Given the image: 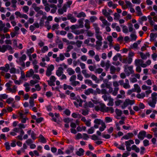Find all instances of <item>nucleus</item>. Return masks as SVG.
I'll use <instances>...</instances> for the list:
<instances>
[{
	"mask_svg": "<svg viewBox=\"0 0 157 157\" xmlns=\"http://www.w3.org/2000/svg\"><path fill=\"white\" fill-rule=\"evenodd\" d=\"M44 120V118L42 117H40L37 118L36 120V122L37 123H40L41 122Z\"/></svg>",
	"mask_w": 157,
	"mask_h": 157,
	"instance_id": "obj_46",
	"label": "nucleus"
},
{
	"mask_svg": "<svg viewBox=\"0 0 157 157\" xmlns=\"http://www.w3.org/2000/svg\"><path fill=\"white\" fill-rule=\"evenodd\" d=\"M101 111L102 112L110 111V113H112L114 112V110L113 107H106L105 105L104 104H101Z\"/></svg>",
	"mask_w": 157,
	"mask_h": 157,
	"instance_id": "obj_1",
	"label": "nucleus"
},
{
	"mask_svg": "<svg viewBox=\"0 0 157 157\" xmlns=\"http://www.w3.org/2000/svg\"><path fill=\"white\" fill-rule=\"evenodd\" d=\"M71 100H76V101L79 102L78 105L80 107L82 106V103L83 102V100L80 98L79 97H78V98H77L76 97H75L73 98H71Z\"/></svg>",
	"mask_w": 157,
	"mask_h": 157,
	"instance_id": "obj_8",
	"label": "nucleus"
},
{
	"mask_svg": "<svg viewBox=\"0 0 157 157\" xmlns=\"http://www.w3.org/2000/svg\"><path fill=\"white\" fill-rule=\"evenodd\" d=\"M105 120L106 122L107 123L110 122L112 121V119L109 117H105Z\"/></svg>",
	"mask_w": 157,
	"mask_h": 157,
	"instance_id": "obj_54",
	"label": "nucleus"
},
{
	"mask_svg": "<svg viewBox=\"0 0 157 157\" xmlns=\"http://www.w3.org/2000/svg\"><path fill=\"white\" fill-rule=\"evenodd\" d=\"M84 20L83 18H82L78 20V22L79 24V26L81 28H82L83 27V20Z\"/></svg>",
	"mask_w": 157,
	"mask_h": 157,
	"instance_id": "obj_27",
	"label": "nucleus"
},
{
	"mask_svg": "<svg viewBox=\"0 0 157 157\" xmlns=\"http://www.w3.org/2000/svg\"><path fill=\"white\" fill-rule=\"evenodd\" d=\"M29 102L31 107H33L34 106V100L32 97H30Z\"/></svg>",
	"mask_w": 157,
	"mask_h": 157,
	"instance_id": "obj_23",
	"label": "nucleus"
},
{
	"mask_svg": "<svg viewBox=\"0 0 157 157\" xmlns=\"http://www.w3.org/2000/svg\"><path fill=\"white\" fill-rule=\"evenodd\" d=\"M85 26L87 29H89L90 28V26L89 22V21L88 19H86L85 20Z\"/></svg>",
	"mask_w": 157,
	"mask_h": 157,
	"instance_id": "obj_21",
	"label": "nucleus"
},
{
	"mask_svg": "<svg viewBox=\"0 0 157 157\" xmlns=\"http://www.w3.org/2000/svg\"><path fill=\"white\" fill-rule=\"evenodd\" d=\"M97 19V17L94 16H92L90 18V20L92 22H94Z\"/></svg>",
	"mask_w": 157,
	"mask_h": 157,
	"instance_id": "obj_60",
	"label": "nucleus"
},
{
	"mask_svg": "<svg viewBox=\"0 0 157 157\" xmlns=\"http://www.w3.org/2000/svg\"><path fill=\"white\" fill-rule=\"evenodd\" d=\"M144 145L145 147H147L149 145V141L146 139H145L143 141Z\"/></svg>",
	"mask_w": 157,
	"mask_h": 157,
	"instance_id": "obj_38",
	"label": "nucleus"
},
{
	"mask_svg": "<svg viewBox=\"0 0 157 157\" xmlns=\"http://www.w3.org/2000/svg\"><path fill=\"white\" fill-rule=\"evenodd\" d=\"M143 62V61L141 59H136L135 60V63L136 66H139L140 63Z\"/></svg>",
	"mask_w": 157,
	"mask_h": 157,
	"instance_id": "obj_34",
	"label": "nucleus"
},
{
	"mask_svg": "<svg viewBox=\"0 0 157 157\" xmlns=\"http://www.w3.org/2000/svg\"><path fill=\"white\" fill-rule=\"evenodd\" d=\"M74 150V146L70 145L68 147V149L66 150L65 152L67 154L69 155Z\"/></svg>",
	"mask_w": 157,
	"mask_h": 157,
	"instance_id": "obj_9",
	"label": "nucleus"
},
{
	"mask_svg": "<svg viewBox=\"0 0 157 157\" xmlns=\"http://www.w3.org/2000/svg\"><path fill=\"white\" fill-rule=\"evenodd\" d=\"M67 71L70 75H73L75 73V71L71 68H68L67 70Z\"/></svg>",
	"mask_w": 157,
	"mask_h": 157,
	"instance_id": "obj_19",
	"label": "nucleus"
},
{
	"mask_svg": "<svg viewBox=\"0 0 157 157\" xmlns=\"http://www.w3.org/2000/svg\"><path fill=\"white\" fill-rule=\"evenodd\" d=\"M38 138H39V141L42 143H46L47 142L46 139L42 134H40Z\"/></svg>",
	"mask_w": 157,
	"mask_h": 157,
	"instance_id": "obj_6",
	"label": "nucleus"
},
{
	"mask_svg": "<svg viewBox=\"0 0 157 157\" xmlns=\"http://www.w3.org/2000/svg\"><path fill=\"white\" fill-rule=\"evenodd\" d=\"M116 68L113 66H112L110 68V73L112 74H113L115 72Z\"/></svg>",
	"mask_w": 157,
	"mask_h": 157,
	"instance_id": "obj_26",
	"label": "nucleus"
},
{
	"mask_svg": "<svg viewBox=\"0 0 157 157\" xmlns=\"http://www.w3.org/2000/svg\"><path fill=\"white\" fill-rule=\"evenodd\" d=\"M133 134L132 133H128L126 135L124 136L121 138V140L123 139L128 140L129 139H132L133 137Z\"/></svg>",
	"mask_w": 157,
	"mask_h": 157,
	"instance_id": "obj_5",
	"label": "nucleus"
},
{
	"mask_svg": "<svg viewBox=\"0 0 157 157\" xmlns=\"http://www.w3.org/2000/svg\"><path fill=\"white\" fill-rule=\"evenodd\" d=\"M7 45H3L2 47L0 46V52L3 53L5 52L7 49Z\"/></svg>",
	"mask_w": 157,
	"mask_h": 157,
	"instance_id": "obj_15",
	"label": "nucleus"
},
{
	"mask_svg": "<svg viewBox=\"0 0 157 157\" xmlns=\"http://www.w3.org/2000/svg\"><path fill=\"white\" fill-rule=\"evenodd\" d=\"M134 90L136 91V90L137 93H139L141 91L140 88L139 86L137 84H135L134 85Z\"/></svg>",
	"mask_w": 157,
	"mask_h": 157,
	"instance_id": "obj_17",
	"label": "nucleus"
},
{
	"mask_svg": "<svg viewBox=\"0 0 157 157\" xmlns=\"http://www.w3.org/2000/svg\"><path fill=\"white\" fill-rule=\"evenodd\" d=\"M48 50V47L47 46L43 47V48L41 49V52L43 53H45Z\"/></svg>",
	"mask_w": 157,
	"mask_h": 157,
	"instance_id": "obj_39",
	"label": "nucleus"
},
{
	"mask_svg": "<svg viewBox=\"0 0 157 157\" xmlns=\"http://www.w3.org/2000/svg\"><path fill=\"white\" fill-rule=\"evenodd\" d=\"M157 96V93L155 92H154L151 94V97L152 98V101H156V97Z\"/></svg>",
	"mask_w": 157,
	"mask_h": 157,
	"instance_id": "obj_31",
	"label": "nucleus"
},
{
	"mask_svg": "<svg viewBox=\"0 0 157 157\" xmlns=\"http://www.w3.org/2000/svg\"><path fill=\"white\" fill-rule=\"evenodd\" d=\"M94 129L93 127H91L90 128L88 129L87 133L89 134H91L94 133Z\"/></svg>",
	"mask_w": 157,
	"mask_h": 157,
	"instance_id": "obj_42",
	"label": "nucleus"
},
{
	"mask_svg": "<svg viewBox=\"0 0 157 157\" xmlns=\"http://www.w3.org/2000/svg\"><path fill=\"white\" fill-rule=\"evenodd\" d=\"M26 56L25 54H23L22 56L19 59V61L20 62H22L26 60Z\"/></svg>",
	"mask_w": 157,
	"mask_h": 157,
	"instance_id": "obj_20",
	"label": "nucleus"
},
{
	"mask_svg": "<svg viewBox=\"0 0 157 157\" xmlns=\"http://www.w3.org/2000/svg\"><path fill=\"white\" fill-rule=\"evenodd\" d=\"M140 154L141 155H143L144 153V151L145 150V148L144 147H140Z\"/></svg>",
	"mask_w": 157,
	"mask_h": 157,
	"instance_id": "obj_52",
	"label": "nucleus"
},
{
	"mask_svg": "<svg viewBox=\"0 0 157 157\" xmlns=\"http://www.w3.org/2000/svg\"><path fill=\"white\" fill-rule=\"evenodd\" d=\"M71 85L73 86H75L78 85H79L80 82L78 81H72L71 82Z\"/></svg>",
	"mask_w": 157,
	"mask_h": 157,
	"instance_id": "obj_36",
	"label": "nucleus"
},
{
	"mask_svg": "<svg viewBox=\"0 0 157 157\" xmlns=\"http://www.w3.org/2000/svg\"><path fill=\"white\" fill-rule=\"evenodd\" d=\"M101 120V119H95L94 121V123L96 124H101L102 123H104Z\"/></svg>",
	"mask_w": 157,
	"mask_h": 157,
	"instance_id": "obj_22",
	"label": "nucleus"
},
{
	"mask_svg": "<svg viewBox=\"0 0 157 157\" xmlns=\"http://www.w3.org/2000/svg\"><path fill=\"white\" fill-rule=\"evenodd\" d=\"M54 69V66L52 64H51L47 68V70L52 71Z\"/></svg>",
	"mask_w": 157,
	"mask_h": 157,
	"instance_id": "obj_61",
	"label": "nucleus"
},
{
	"mask_svg": "<svg viewBox=\"0 0 157 157\" xmlns=\"http://www.w3.org/2000/svg\"><path fill=\"white\" fill-rule=\"evenodd\" d=\"M13 101V98H9L7 99L6 101V102L8 104H10Z\"/></svg>",
	"mask_w": 157,
	"mask_h": 157,
	"instance_id": "obj_50",
	"label": "nucleus"
},
{
	"mask_svg": "<svg viewBox=\"0 0 157 157\" xmlns=\"http://www.w3.org/2000/svg\"><path fill=\"white\" fill-rule=\"evenodd\" d=\"M140 55L142 59H147L146 56L142 52H140Z\"/></svg>",
	"mask_w": 157,
	"mask_h": 157,
	"instance_id": "obj_51",
	"label": "nucleus"
},
{
	"mask_svg": "<svg viewBox=\"0 0 157 157\" xmlns=\"http://www.w3.org/2000/svg\"><path fill=\"white\" fill-rule=\"evenodd\" d=\"M64 113L67 116H69L71 114V111L68 109H66L64 112Z\"/></svg>",
	"mask_w": 157,
	"mask_h": 157,
	"instance_id": "obj_49",
	"label": "nucleus"
},
{
	"mask_svg": "<svg viewBox=\"0 0 157 157\" xmlns=\"http://www.w3.org/2000/svg\"><path fill=\"white\" fill-rule=\"evenodd\" d=\"M114 48L117 51H119L120 49L119 45L117 44H116V45L114 47Z\"/></svg>",
	"mask_w": 157,
	"mask_h": 157,
	"instance_id": "obj_64",
	"label": "nucleus"
},
{
	"mask_svg": "<svg viewBox=\"0 0 157 157\" xmlns=\"http://www.w3.org/2000/svg\"><path fill=\"white\" fill-rule=\"evenodd\" d=\"M113 105V99L112 98H109V102L108 105L109 106H112Z\"/></svg>",
	"mask_w": 157,
	"mask_h": 157,
	"instance_id": "obj_47",
	"label": "nucleus"
},
{
	"mask_svg": "<svg viewBox=\"0 0 157 157\" xmlns=\"http://www.w3.org/2000/svg\"><path fill=\"white\" fill-rule=\"evenodd\" d=\"M63 68L62 67H59L58 69L56 71V74L58 77L60 76L63 73Z\"/></svg>",
	"mask_w": 157,
	"mask_h": 157,
	"instance_id": "obj_11",
	"label": "nucleus"
},
{
	"mask_svg": "<svg viewBox=\"0 0 157 157\" xmlns=\"http://www.w3.org/2000/svg\"><path fill=\"white\" fill-rule=\"evenodd\" d=\"M84 150L81 148L78 149V150L76 151L75 154L78 156H81L84 155Z\"/></svg>",
	"mask_w": 157,
	"mask_h": 157,
	"instance_id": "obj_7",
	"label": "nucleus"
},
{
	"mask_svg": "<svg viewBox=\"0 0 157 157\" xmlns=\"http://www.w3.org/2000/svg\"><path fill=\"white\" fill-rule=\"evenodd\" d=\"M115 112L118 116H120L122 114V111L118 109H115Z\"/></svg>",
	"mask_w": 157,
	"mask_h": 157,
	"instance_id": "obj_29",
	"label": "nucleus"
},
{
	"mask_svg": "<svg viewBox=\"0 0 157 157\" xmlns=\"http://www.w3.org/2000/svg\"><path fill=\"white\" fill-rule=\"evenodd\" d=\"M47 82H48V85L50 86H55V83H54L55 82H53L52 81H50L49 80L47 81Z\"/></svg>",
	"mask_w": 157,
	"mask_h": 157,
	"instance_id": "obj_53",
	"label": "nucleus"
},
{
	"mask_svg": "<svg viewBox=\"0 0 157 157\" xmlns=\"http://www.w3.org/2000/svg\"><path fill=\"white\" fill-rule=\"evenodd\" d=\"M145 96V94L144 93H142L141 94H138L136 95V97L138 98H143Z\"/></svg>",
	"mask_w": 157,
	"mask_h": 157,
	"instance_id": "obj_25",
	"label": "nucleus"
},
{
	"mask_svg": "<svg viewBox=\"0 0 157 157\" xmlns=\"http://www.w3.org/2000/svg\"><path fill=\"white\" fill-rule=\"evenodd\" d=\"M82 138V134L80 133H78L76 136L75 139L78 140Z\"/></svg>",
	"mask_w": 157,
	"mask_h": 157,
	"instance_id": "obj_59",
	"label": "nucleus"
},
{
	"mask_svg": "<svg viewBox=\"0 0 157 157\" xmlns=\"http://www.w3.org/2000/svg\"><path fill=\"white\" fill-rule=\"evenodd\" d=\"M156 103V101H150L148 103L149 105L153 108H154L155 107Z\"/></svg>",
	"mask_w": 157,
	"mask_h": 157,
	"instance_id": "obj_32",
	"label": "nucleus"
},
{
	"mask_svg": "<svg viewBox=\"0 0 157 157\" xmlns=\"http://www.w3.org/2000/svg\"><path fill=\"white\" fill-rule=\"evenodd\" d=\"M118 57L119 58V60L120 61H121L122 56L121 54L119 53H117L116 55L113 57V61H116L118 59Z\"/></svg>",
	"mask_w": 157,
	"mask_h": 157,
	"instance_id": "obj_10",
	"label": "nucleus"
},
{
	"mask_svg": "<svg viewBox=\"0 0 157 157\" xmlns=\"http://www.w3.org/2000/svg\"><path fill=\"white\" fill-rule=\"evenodd\" d=\"M130 36L131 37L132 40H136L137 38L136 35L133 34H131L130 35Z\"/></svg>",
	"mask_w": 157,
	"mask_h": 157,
	"instance_id": "obj_57",
	"label": "nucleus"
},
{
	"mask_svg": "<svg viewBox=\"0 0 157 157\" xmlns=\"http://www.w3.org/2000/svg\"><path fill=\"white\" fill-rule=\"evenodd\" d=\"M128 25L129 31L130 32H132L133 30V25L129 22L128 23Z\"/></svg>",
	"mask_w": 157,
	"mask_h": 157,
	"instance_id": "obj_40",
	"label": "nucleus"
},
{
	"mask_svg": "<svg viewBox=\"0 0 157 157\" xmlns=\"http://www.w3.org/2000/svg\"><path fill=\"white\" fill-rule=\"evenodd\" d=\"M4 145L6 147V151H8L10 149V143L9 142H5L4 144Z\"/></svg>",
	"mask_w": 157,
	"mask_h": 157,
	"instance_id": "obj_28",
	"label": "nucleus"
},
{
	"mask_svg": "<svg viewBox=\"0 0 157 157\" xmlns=\"http://www.w3.org/2000/svg\"><path fill=\"white\" fill-rule=\"evenodd\" d=\"M146 132L145 131H141L139 132L138 135V137L141 140H143L144 137L146 136Z\"/></svg>",
	"mask_w": 157,
	"mask_h": 157,
	"instance_id": "obj_3",
	"label": "nucleus"
},
{
	"mask_svg": "<svg viewBox=\"0 0 157 157\" xmlns=\"http://www.w3.org/2000/svg\"><path fill=\"white\" fill-rule=\"evenodd\" d=\"M8 97V95L6 94H1L0 95V100L2 101V99H6Z\"/></svg>",
	"mask_w": 157,
	"mask_h": 157,
	"instance_id": "obj_37",
	"label": "nucleus"
},
{
	"mask_svg": "<svg viewBox=\"0 0 157 157\" xmlns=\"http://www.w3.org/2000/svg\"><path fill=\"white\" fill-rule=\"evenodd\" d=\"M59 25L58 24H55L52 26V29L53 30H54L56 29H58Z\"/></svg>",
	"mask_w": 157,
	"mask_h": 157,
	"instance_id": "obj_55",
	"label": "nucleus"
},
{
	"mask_svg": "<svg viewBox=\"0 0 157 157\" xmlns=\"http://www.w3.org/2000/svg\"><path fill=\"white\" fill-rule=\"evenodd\" d=\"M133 67L130 66L125 68L124 71L127 76H129L131 74H133L134 71L132 69Z\"/></svg>",
	"mask_w": 157,
	"mask_h": 157,
	"instance_id": "obj_2",
	"label": "nucleus"
},
{
	"mask_svg": "<svg viewBox=\"0 0 157 157\" xmlns=\"http://www.w3.org/2000/svg\"><path fill=\"white\" fill-rule=\"evenodd\" d=\"M132 150L135 151L137 152L138 153L140 151V149L135 145H133L132 146Z\"/></svg>",
	"mask_w": 157,
	"mask_h": 157,
	"instance_id": "obj_18",
	"label": "nucleus"
},
{
	"mask_svg": "<svg viewBox=\"0 0 157 157\" xmlns=\"http://www.w3.org/2000/svg\"><path fill=\"white\" fill-rule=\"evenodd\" d=\"M126 100L128 102V105L129 104L130 105H132L134 104L135 102V101L134 100H132L129 99H126Z\"/></svg>",
	"mask_w": 157,
	"mask_h": 157,
	"instance_id": "obj_45",
	"label": "nucleus"
},
{
	"mask_svg": "<svg viewBox=\"0 0 157 157\" xmlns=\"http://www.w3.org/2000/svg\"><path fill=\"white\" fill-rule=\"evenodd\" d=\"M31 135V138L34 140H35L37 138H38L36 137V134L33 131L32 132Z\"/></svg>",
	"mask_w": 157,
	"mask_h": 157,
	"instance_id": "obj_33",
	"label": "nucleus"
},
{
	"mask_svg": "<svg viewBox=\"0 0 157 157\" xmlns=\"http://www.w3.org/2000/svg\"><path fill=\"white\" fill-rule=\"evenodd\" d=\"M150 40L151 41H152L154 40L157 37V34L154 33H150Z\"/></svg>",
	"mask_w": 157,
	"mask_h": 157,
	"instance_id": "obj_12",
	"label": "nucleus"
},
{
	"mask_svg": "<svg viewBox=\"0 0 157 157\" xmlns=\"http://www.w3.org/2000/svg\"><path fill=\"white\" fill-rule=\"evenodd\" d=\"M147 17L149 20L150 25L152 26L154 25L155 22L153 21L152 20V17L150 15H149Z\"/></svg>",
	"mask_w": 157,
	"mask_h": 157,
	"instance_id": "obj_24",
	"label": "nucleus"
},
{
	"mask_svg": "<svg viewBox=\"0 0 157 157\" xmlns=\"http://www.w3.org/2000/svg\"><path fill=\"white\" fill-rule=\"evenodd\" d=\"M108 41L110 42L109 45H111V44L113 41L112 37L111 36H109L107 37Z\"/></svg>",
	"mask_w": 157,
	"mask_h": 157,
	"instance_id": "obj_48",
	"label": "nucleus"
},
{
	"mask_svg": "<svg viewBox=\"0 0 157 157\" xmlns=\"http://www.w3.org/2000/svg\"><path fill=\"white\" fill-rule=\"evenodd\" d=\"M34 49L33 47H32L30 48L29 49H28L27 51V54L29 55L31 53H33L34 52Z\"/></svg>",
	"mask_w": 157,
	"mask_h": 157,
	"instance_id": "obj_35",
	"label": "nucleus"
},
{
	"mask_svg": "<svg viewBox=\"0 0 157 157\" xmlns=\"http://www.w3.org/2000/svg\"><path fill=\"white\" fill-rule=\"evenodd\" d=\"M132 58L131 57H129L128 58L126 57L123 58H122L121 61L122 62L124 63L130 64L132 62Z\"/></svg>",
	"mask_w": 157,
	"mask_h": 157,
	"instance_id": "obj_4",
	"label": "nucleus"
},
{
	"mask_svg": "<svg viewBox=\"0 0 157 157\" xmlns=\"http://www.w3.org/2000/svg\"><path fill=\"white\" fill-rule=\"evenodd\" d=\"M94 92V90L92 88H89L85 90L84 93L86 95H89L90 93L93 94Z\"/></svg>",
	"mask_w": 157,
	"mask_h": 157,
	"instance_id": "obj_14",
	"label": "nucleus"
},
{
	"mask_svg": "<svg viewBox=\"0 0 157 157\" xmlns=\"http://www.w3.org/2000/svg\"><path fill=\"white\" fill-rule=\"evenodd\" d=\"M102 13L104 15L106 16H108L109 15V12H107L106 9H103L102 10Z\"/></svg>",
	"mask_w": 157,
	"mask_h": 157,
	"instance_id": "obj_44",
	"label": "nucleus"
},
{
	"mask_svg": "<svg viewBox=\"0 0 157 157\" xmlns=\"http://www.w3.org/2000/svg\"><path fill=\"white\" fill-rule=\"evenodd\" d=\"M139 106L140 109H143L145 108V105L144 104L141 102L140 103Z\"/></svg>",
	"mask_w": 157,
	"mask_h": 157,
	"instance_id": "obj_62",
	"label": "nucleus"
},
{
	"mask_svg": "<svg viewBox=\"0 0 157 157\" xmlns=\"http://www.w3.org/2000/svg\"><path fill=\"white\" fill-rule=\"evenodd\" d=\"M123 33H128V29H127V27L124 25L123 27Z\"/></svg>",
	"mask_w": 157,
	"mask_h": 157,
	"instance_id": "obj_43",
	"label": "nucleus"
},
{
	"mask_svg": "<svg viewBox=\"0 0 157 157\" xmlns=\"http://www.w3.org/2000/svg\"><path fill=\"white\" fill-rule=\"evenodd\" d=\"M91 139L94 140L95 141L99 140L97 136L95 134H94L91 136Z\"/></svg>",
	"mask_w": 157,
	"mask_h": 157,
	"instance_id": "obj_41",
	"label": "nucleus"
},
{
	"mask_svg": "<svg viewBox=\"0 0 157 157\" xmlns=\"http://www.w3.org/2000/svg\"><path fill=\"white\" fill-rule=\"evenodd\" d=\"M82 43V41L79 40H78L76 42V45L78 48H80L81 47V44Z\"/></svg>",
	"mask_w": 157,
	"mask_h": 157,
	"instance_id": "obj_58",
	"label": "nucleus"
},
{
	"mask_svg": "<svg viewBox=\"0 0 157 157\" xmlns=\"http://www.w3.org/2000/svg\"><path fill=\"white\" fill-rule=\"evenodd\" d=\"M102 136L106 139H109L110 138L111 136L109 134H103L102 135Z\"/></svg>",
	"mask_w": 157,
	"mask_h": 157,
	"instance_id": "obj_63",
	"label": "nucleus"
},
{
	"mask_svg": "<svg viewBox=\"0 0 157 157\" xmlns=\"http://www.w3.org/2000/svg\"><path fill=\"white\" fill-rule=\"evenodd\" d=\"M101 124L102 126L100 127L99 128V130L100 131L102 132L106 128V126L104 122L102 123Z\"/></svg>",
	"mask_w": 157,
	"mask_h": 157,
	"instance_id": "obj_30",
	"label": "nucleus"
},
{
	"mask_svg": "<svg viewBox=\"0 0 157 157\" xmlns=\"http://www.w3.org/2000/svg\"><path fill=\"white\" fill-rule=\"evenodd\" d=\"M72 32L76 35H79L80 34H82L84 33V30L81 29L80 30H75L72 31Z\"/></svg>",
	"mask_w": 157,
	"mask_h": 157,
	"instance_id": "obj_13",
	"label": "nucleus"
},
{
	"mask_svg": "<svg viewBox=\"0 0 157 157\" xmlns=\"http://www.w3.org/2000/svg\"><path fill=\"white\" fill-rule=\"evenodd\" d=\"M86 15L85 13L81 11L78 14L76 17L78 18H80L81 17H86Z\"/></svg>",
	"mask_w": 157,
	"mask_h": 157,
	"instance_id": "obj_16",
	"label": "nucleus"
},
{
	"mask_svg": "<svg viewBox=\"0 0 157 157\" xmlns=\"http://www.w3.org/2000/svg\"><path fill=\"white\" fill-rule=\"evenodd\" d=\"M76 78V75H73L70 78V81L71 82H72V81H74L75 80Z\"/></svg>",
	"mask_w": 157,
	"mask_h": 157,
	"instance_id": "obj_56",
	"label": "nucleus"
}]
</instances>
